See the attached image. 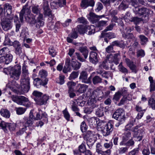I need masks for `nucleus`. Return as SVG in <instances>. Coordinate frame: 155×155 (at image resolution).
Instances as JSON below:
<instances>
[{"instance_id":"052dcab7","label":"nucleus","mask_w":155,"mask_h":155,"mask_svg":"<svg viewBox=\"0 0 155 155\" xmlns=\"http://www.w3.org/2000/svg\"><path fill=\"white\" fill-rule=\"evenodd\" d=\"M62 112L65 118L68 121H69L70 120V115L67 110V109L66 108Z\"/></svg>"},{"instance_id":"cd10ccee","label":"nucleus","mask_w":155,"mask_h":155,"mask_svg":"<svg viewBox=\"0 0 155 155\" xmlns=\"http://www.w3.org/2000/svg\"><path fill=\"white\" fill-rule=\"evenodd\" d=\"M47 71L44 70H42L40 71L39 73V76L41 78V79L43 80H47V83L48 82V79L47 78Z\"/></svg>"},{"instance_id":"4c0bfd02","label":"nucleus","mask_w":155,"mask_h":155,"mask_svg":"<svg viewBox=\"0 0 155 155\" xmlns=\"http://www.w3.org/2000/svg\"><path fill=\"white\" fill-rule=\"evenodd\" d=\"M108 37L109 39H110L115 38L116 37V36L114 33L111 32H109L107 33L103 32L101 34V37Z\"/></svg>"},{"instance_id":"72a5a7b5","label":"nucleus","mask_w":155,"mask_h":155,"mask_svg":"<svg viewBox=\"0 0 155 155\" xmlns=\"http://www.w3.org/2000/svg\"><path fill=\"white\" fill-rule=\"evenodd\" d=\"M26 67L25 64H23L22 67V72L21 74V78H29L28 75L29 73L28 70L26 69Z\"/></svg>"},{"instance_id":"ea45409f","label":"nucleus","mask_w":155,"mask_h":155,"mask_svg":"<svg viewBox=\"0 0 155 155\" xmlns=\"http://www.w3.org/2000/svg\"><path fill=\"white\" fill-rule=\"evenodd\" d=\"M112 44L113 46H116L121 48H124L125 46V45L122 41H115L113 42Z\"/></svg>"},{"instance_id":"a211bd4d","label":"nucleus","mask_w":155,"mask_h":155,"mask_svg":"<svg viewBox=\"0 0 155 155\" xmlns=\"http://www.w3.org/2000/svg\"><path fill=\"white\" fill-rule=\"evenodd\" d=\"M98 56L96 52L91 51L90 53L89 61L93 64H96L98 61Z\"/></svg>"},{"instance_id":"bf43d9fd","label":"nucleus","mask_w":155,"mask_h":155,"mask_svg":"<svg viewBox=\"0 0 155 155\" xmlns=\"http://www.w3.org/2000/svg\"><path fill=\"white\" fill-rule=\"evenodd\" d=\"M94 137H93L84 139L86 140L88 146H92L94 143Z\"/></svg>"},{"instance_id":"473e14b6","label":"nucleus","mask_w":155,"mask_h":155,"mask_svg":"<svg viewBox=\"0 0 155 155\" xmlns=\"http://www.w3.org/2000/svg\"><path fill=\"white\" fill-rule=\"evenodd\" d=\"M71 66L74 69V70H77L78 69L81 67V63L76 61H73L72 59L71 61Z\"/></svg>"},{"instance_id":"8fccbe9b","label":"nucleus","mask_w":155,"mask_h":155,"mask_svg":"<svg viewBox=\"0 0 155 155\" xmlns=\"http://www.w3.org/2000/svg\"><path fill=\"white\" fill-rule=\"evenodd\" d=\"M128 7V5L124 2H122L120 5L118 7V9L119 10H125V9Z\"/></svg>"},{"instance_id":"aec40b11","label":"nucleus","mask_w":155,"mask_h":155,"mask_svg":"<svg viewBox=\"0 0 155 155\" xmlns=\"http://www.w3.org/2000/svg\"><path fill=\"white\" fill-rule=\"evenodd\" d=\"M71 59L69 58H67L65 60V64L63 70V72L66 74L71 70L70 66Z\"/></svg>"},{"instance_id":"338daca9","label":"nucleus","mask_w":155,"mask_h":155,"mask_svg":"<svg viewBox=\"0 0 155 155\" xmlns=\"http://www.w3.org/2000/svg\"><path fill=\"white\" fill-rule=\"evenodd\" d=\"M88 121L89 125L92 126L95 125L97 123V119L94 117L90 118Z\"/></svg>"},{"instance_id":"49530a36","label":"nucleus","mask_w":155,"mask_h":155,"mask_svg":"<svg viewBox=\"0 0 155 155\" xmlns=\"http://www.w3.org/2000/svg\"><path fill=\"white\" fill-rule=\"evenodd\" d=\"M33 95L35 97L34 100L36 102L38 100V99L42 96V93L37 91H34L33 93Z\"/></svg>"},{"instance_id":"ddd939ff","label":"nucleus","mask_w":155,"mask_h":155,"mask_svg":"<svg viewBox=\"0 0 155 155\" xmlns=\"http://www.w3.org/2000/svg\"><path fill=\"white\" fill-rule=\"evenodd\" d=\"M24 119V121L23 123L25 124V126L26 127L32 125L33 124L35 118L33 114L30 113L29 118L25 117Z\"/></svg>"},{"instance_id":"774afa93","label":"nucleus","mask_w":155,"mask_h":155,"mask_svg":"<svg viewBox=\"0 0 155 155\" xmlns=\"http://www.w3.org/2000/svg\"><path fill=\"white\" fill-rule=\"evenodd\" d=\"M128 66L133 72L135 73L137 72V71L136 70V65L134 64L133 62H131V63Z\"/></svg>"},{"instance_id":"4be33fe9","label":"nucleus","mask_w":155,"mask_h":155,"mask_svg":"<svg viewBox=\"0 0 155 155\" xmlns=\"http://www.w3.org/2000/svg\"><path fill=\"white\" fill-rule=\"evenodd\" d=\"M88 86L84 84H79L76 87V92L80 93H84L88 88Z\"/></svg>"},{"instance_id":"423d86ee","label":"nucleus","mask_w":155,"mask_h":155,"mask_svg":"<svg viewBox=\"0 0 155 155\" xmlns=\"http://www.w3.org/2000/svg\"><path fill=\"white\" fill-rule=\"evenodd\" d=\"M9 68L11 77L16 80H18L21 73V66L17 64L13 67H10Z\"/></svg>"},{"instance_id":"6e6d98bb","label":"nucleus","mask_w":155,"mask_h":155,"mask_svg":"<svg viewBox=\"0 0 155 155\" xmlns=\"http://www.w3.org/2000/svg\"><path fill=\"white\" fill-rule=\"evenodd\" d=\"M142 20L141 18H138L137 17L132 18L130 21L131 22H133L136 25L139 24Z\"/></svg>"},{"instance_id":"7ed1b4c3","label":"nucleus","mask_w":155,"mask_h":155,"mask_svg":"<svg viewBox=\"0 0 155 155\" xmlns=\"http://www.w3.org/2000/svg\"><path fill=\"white\" fill-rule=\"evenodd\" d=\"M132 10L133 12L136 15L140 16L145 15V17L147 18L146 20L148 19L149 15L150 14H152L153 13V11L144 7L141 8L136 7L135 8H133Z\"/></svg>"},{"instance_id":"5701e85b","label":"nucleus","mask_w":155,"mask_h":155,"mask_svg":"<svg viewBox=\"0 0 155 155\" xmlns=\"http://www.w3.org/2000/svg\"><path fill=\"white\" fill-rule=\"evenodd\" d=\"M103 93V92L101 90L97 89L92 92L91 96L95 98L97 97L99 98H102L104 97Z\"/></svg>"},{"instance_id":"4468645a","label":"nucleus","mask_w":155,"mask_h":155,"mask_svg":"<svg viewBox=\"0 0 155 155\" xmlns=\"http://www.w3.org/2000/svg\"><path fill=\"white\" fill-rule=\"evenodd\" d=\"M103 15L98 16L93 13L91 12L87 16L89 20L93 24L96 23L99 19L102 18Z\"/></svg>"},{"instance_id":"dca6fc26","label":"nucleus","mask_w":155,"mask_h":155,"mask_svg":"<svg viewBox=\"0 0 155 155\" xmlns=\"http://www.w3.org/2000/svg\"><path fill=\"white\" fill-rule=\"evenodd\" d=\"M43 8L44 11V14L48 16L50 18L51 20L52 19L53 16L52 15L50 9L48 8V5L47 1H45L43 3Z\"/></svg>"},{"instance_id":"6e6552de","label":"nucleus","mask_w":155,"mask_h":155,"mask_svg":"<svg viewBox=\"0 0 155 155\" xmlns=\"http://www.w3.org/2000/svg\"><path fill=\"white\" fill-rule=\"evenodd\" d=\"M120 53L119 52L113 55L112 54L107 55L106 57V59L110 63L114 62L116 65L118 64L119 60V57Z\"/></svg>"},{"instance_id":"412c9836","label":"nucleus","mask_w":155,"mask_h":155,"mask_svg":"<svg viewBox=\"0 0 155 155\" xmlns=\"http://www.w3.org/2000/svg\"><path fill=\"white\" fill-rule=\"evenodd\" d=\"M49 97L46 95H44L38 99L36 101V103L39 105L45 104L49 99Z\"/></svg>"},{"instance_id":"6ab92c4d","label":"nucleus","mask_w":155,"mask_h":155,"mask_svg":"<svg viewBox=\"0 0 155 155\" xmlns=\"http://www.w3.org/2000/svg\"><path fill=\"white\" fill-rule=\"evenodd\" d=\"M77 31L75 28L72 29V32L68 35V37L67 38V40L68 43H72L73 41V39H76L78 37V35L77 32Z\"/></svg>"},{"instance_id":"0e129e2a","label":"nucleus","mask_w":155,"mask_h":155,"mask_svg":"<svg viewBox=\"0 0 155 155\" xmlns=\"http://www.w3.org/2000/svg\"><path fill=\"white\" fill-rule=\"evenodd\" d=\"M112 44L108 46L105 48L106 51L108 53L114 52H115L114 50Z\"/></svg>"},{"instance_id":"69168bd1","label":"nucleus","mask_w":155,"mask_h":155,"mask_svg":"<svg viewBox=\"0 0 155 155\" xmlns=\"http://www.w3.org/2000/svg\"><path fill=\"white\" fill-rule=\"evenodd\" d=\"M121 94L119 91L116 92L113 98V99L116 101H118L121 97Z\"/></svg>"},{"instance_id":"20e7f679","label":"nucleus","mask_w":155,"mask_h":155,"mask_svg":"<svg viewBox=\"0 0 155 155\" xmlns=\"http://www.w3.org/2000/svg\"><path fill=\"white\" fill-rule=\"evenodd\" d=\"M104 123H100L98 124V126L101 125H103L104 127L101 130L102 134L104 136H107L109 135L113 129V123L112 121H109L105 125Z\"/></svg>"},{"instance_id":"bb28decb","label":"nucleus","mask_w":155,"mask_h":155,"mask_svg":"<svg viewBox=\"0 0 155 155\" xmlns=\"http://www.w3.org/2000/svg\"><path fill=\"white\" fill-rule=\"evenodd\" d=\"M86 26H84L82 25H79L77 26L76 28V31L81 34H83L86 33Z\"/></svg>"},{"instance_id":"c9c22d12","label":"nucleus","mask_w":155,"mask_h":155,"mask_svg":"<svg viewBox=\"0 0 155 155\" xmlns=\"http://www.w3.org/2000/svg\"><path fill=\"white\" fill-rule=\"evenodd\" d=\"M102 81V78L97 75L95 76L92 79L93 83L94 85H97L101 83Z\"/></svg>"},{"instance_id":"7c9ffc66","label":"nucleus","mask_w":155,"mask_h":155,"mask_svg":"<svg viewBox=\"0 0 155 155\" xmlns=\"http://www.w3.org/2000/svg\"><path fill=\"white\" fill-rule=\"evenodd\" d=\"M105 110L104 107L100 106L98 107L96 110L95 114L98 117H101L104 115V110Z\"/></svg>"},{"instance_id":"f257e3e1","label":"nucleus","mask_w":155,"mask_h":155,"mask_svg":"<svg viewBox=\"0 0 155 155\" xmlns=\"http://www.w3.org/2000/svg\"><path fill=\"white\" fill-rule=\"evenodd\" d=\"M112 117L117 120L118 122L115 124V126L119 127L125 121V117L124 112L123 110L119 108L116 110L113 114Z\"/></svg>"},{"instance_id":"1a4fd4ad","label":"nucleus","mask_w":155,"mask_h":155,"mask_svg":"<svg viewBox=\"0 0 155 155\" xmlns=\"http://www.w3.org/2000/svg\"><path fill=\"white\" fill-rule=\"evenodd\" d=\"M12 19H8L6 18L5 19L1 20V24L4 30L7 31L12 28Z\"/></svg>"},{"instance_id":"c85d7f7f","label":"nucleus","mask_w":155,"mask_h":155,"mask_svg":"<svg viewBox=\"0 0 155 155\" xmlns=\"http://www.w3.org/2000/svg\"><path fill=\"white\" fill-rule=\"evenodd\" d=\"M107 21L103 20L100 21L96 23V27L99 30H101L102 29L103 27L107 25Z\"/></svg>"},{"instance_id":"39448f33","label":"nucleus","mask_w":155,"mask_h":155,"mask_svg":"<svg viewBox=\"0 0 155 155\" xmlns=\"http://www.w3.org/2000/svg\"><path fill=\"white\" fill-rule=\"evenodd\" d=\"M32 12L36 14H39L36 21L38 23V25L39 26H42L44 24L43 21V15L40 13L41 9L38 5H34L31 8Z\"/></svg>"},{"instance_id":"c03bdc74","label":"nucleus","mask_w":155,"mask_h":155,"mask_svg":"<svg viewBox=\"0 0 155 155\" xmlns=\"http://www.w3.org/2000/svg\"><path fill=\"white\" fill-rule=\"evenodd\" d=\"M135 122V120L130 121V122L125 126L124 130L126 131L131 130L132 127L134 125Z\"/></svg>"},{"instance_id":"e433bc0d","label":"nucleus","mask_w":155,"mask_h":155,"mask_svg":"<svg viewBox=\"0 0 155 155\" xmlns=\"http://www.w3.org/2000/svg\"><path fill=\"white\" fill-rule=\"evenodd\" d=\"M84 139L94 137L95 132L94 131L88 130L87 131L85 134H84Z\"/></svg>"},{"instance_id":"9b49d317","label":"nucleus","mask_w":155,"mask_h":155,"mask_svg":"<svg viewBox=\"0 0 155 155\" xmlns=\"http://www.w3.org/2000/svg\"><path fill=\"white\" fill-rule=\"evenodd\" d=\"M12 58L13 56L9 53L4 56L0 57V62L4 64H8L12 61Z\"/></svg>"},{"instance_id":"e2e57ef3","label":"nucleus","mask_w":155,"mask_h":155,"mask_svg":"<svg viewBox=\"0 0 155 155\" xmlns=\"http://www.w3.org/2000/svg\"><path fill=\"white\" fill-rule=\"evenodd\" d=\"M78 75V73L77 72L74 71L73 72L70 74L69 77V79L70 80L74 79L77 78Z\"/></svg>"},{"instance_id":"5fc2aeb1","label":"nucleus","mask_w":155,"mask_h":155,"mask_svg":"<svg viewBox=\"0 0 155 155\" xmlns=\"http://www.w3.org/2000/svg\"><path fill=\"white\" fill-rule=\"evenodd\" d=\"M80 128L81 131L83 133L85 132L87 129V126L84 121L82 122L80 125Z\"/></svg>"},{"instance_id":"0eeeda50","label":"nucleus","mask_w":155,"mask_h":155,"mask_svg":"<svg viewBox=\"0 0 155 155\" xmlns=\"http://www.w3.org/2000/svg\"><path fill=\"white\" fill-rule=\"evenodd\" d=\"M31 13L30 6L28 5L27 3L24 5L19 15V18L20 21L22 22L23 21L24 19V15L25 13L27 15Z\"/></svg>"},{"instance_id":"2eb2a0df","label":"nucleus","mask_w":155,"mask_h":155,"mask_svg":"<svg viewBox=\"0 0 155 155\" xmlns=\"http://www.w3.org/2000/svg\"><path fill=\"white\" fill-rule=\"evenodd\" d=\"M94 4V0H82L80 5L81 8L85 9L89 6L93 7Z\"/></svg>"},{"instance_id":"4d7b16f0","label":"nucleus","mask_w":155,"mask_h":155,"mask_svg":"<svg viewBox=\"0 0 155 155\" xmlns=\"http://www.w3.org/2000/svg\"><path fill=\"white\" fill-rule=\"evenodd\" d=\"M25 18L27 21L30 22L31 24H34L36 23L37 25H38V23L36 21L37 19L35 20L33 18H31L28 16H27V17L25 16Z\"/></svg>"},{"instance_id":"a878e982","label":"nucleus","mask_w":155,"mask_h":155,"mask_svg":"<svg viewBox=\"0 0 155 155\" xmlns=\"http://www.w3.org/2000/svg\"><path fill=\"white\" fill-rule=\"evenodd\" d=\"M78 50L82 53L84 58L86 59L88 56L89 51L86 46L81 47L79 48Z\"/></svg>"},{"instance_id":"a19ab883","label":"nucleus","mask_w":155,"mask_h":155,"mask_svg":"<svg viewBox=\"0 0 155 155\" xmlns=\"http://www.w3.org/2000/svg\"><path fill=\"white\" fill-rule=\"evenodd\" d=\"M4 13V15H5V17L8 19H12L13 18V15L11 14L12 10H5Z\"/></svg>"},{"instance_id":"c756f323","label":"nucleus","mask_w":155,"mask_h":155,"mask_svg":"<svg viewBox=\"0 0 155 155\" xmlns=\"http://www.w3.org/2000/svg\"><path fill=\"white\" fill-rule=\"evenodd\" d=\"M47 117V114L45 112H43L42 111L39 110L38 112L37 113L35 119L37 120H39L42 118H45L46 119Z\"/></svg>"},{"instance_id":"de8ad7c7","label":"nucleus","mask_w":155,"mask_h":155,"mask_svg":"<svg viewBox=\"0 0 155 155\" xmlns=\"http://www.w3.org/2000/svg\"><path fill=\"white\" fill-rule=\"evenodd\" d=\"M118 69L120 71L123 73H127L128 71L127 69L125 68L123 65L122 62H121L118 66Z\"/></svg>"},{"instance_id":"58836bf2","label":"nucleus","mask_w":155,"mask_h":155,"mask_svg":"<svg viewBox=\"0 0 155 155\" xmlns=\"http://www.w3.org/2000/svg\"><path fill=\"white\" fill-rule=\"evenodd\" d=\"M0 112L1 115L5 117L8 118L10 117V113L9 111L7 109H2L0 110Z\"/></svg>"},{"instance_id":"393cba45","label":"nucleus","mask_w":155,"mask_h":155,"mask_svg":"<svg viewBox=\"0 0 155 155\" xmlns=\"http://www.w3.org/2000/svg\"><path fill=\"white\" fill-rule=\"evenodd\" d=\"M132 30L131 29L130 27H126L124 30V32L122 34V36L123 37L125 38H129L130 36L131 38H132L134 35L132 33H129Z\"/></svg>"},{"instance_id":"603ef678","label":"nucleus","mask_w":155,"mask_h":155,"mask_svg":"<svg viewBox=\"0 0 155 155\" xmlns=\"http://www.w3.org/2000/svg\"><path fill=\"white\" fill-rule=\"evenodd\" d=\"M132 130L134 132V134L136 135H138L139 134V130L141 131H142L141 130V126H137L134 127L132 129Z\"/></svg>"},{"instance_id":"b1692460","label":"nucleus","mask_w":155,"mask_h":155,"mask_svg":"<svg viewBox=\"0 0 155 155\" xmlns=\"http://www.w3.org/2000/svg\"><path fill=\"white\" fill-rule=\"evenodd\" d=\"M47 84V80H44V81L39 78H37L34 80V84L37 87L39 86H45Z\"/></svg>"},{"instance_id":"2f4dec72","label":"nucleus","mask_w":155,"mask_h":155,"mask_svg":"<svg viewBox=\"0 0 155 155\" xmlns=\"http://www.w3.org/2000/svg\"><path fill=\"white\" fill-rule=\"evenodd\" d=\"M96 98L91 96L88 101V104L90 106H91L93 108H94L97 105L95 104L96 102Z\"/></svg>"},{"instance_id":"13d9d810","label":"nucleus","mask_w":155,"mask_h":155,"mask_svg":"<svg viewBox=\"0 0 155 155\" xmlns=\"http://www.w3.org/2000/svg\"><path fill=\"white\" fill-rule=\"evenodd\" d=\"M65 76L63 75H60L59 76V80H57V82L60 84H62L64 83Z\"/></svg>"},{"instance_id":"3c124183","label":"nucleus","mask_w":155,"mask_h":155,"mask_svg":"<svg viewBox=\"0 0 155 155\" xmlns=\"http://www.w3.org/2000/svg\"><path fill=\"white\" fill-rule=\"evenodd\" d=\"M15 110L17 114L18 115H21L23 114L26 111V109L25 108L22 107H16Z\"/></svg>"},{"instance_id":"f704fd0d","label":"nucleus","mask_w":155,"mask_h":155,"mask_svg":"<svg viewBox=\"0 0 155 155\" xmlns=\"http://www.w3.org/2000/svg\"><path fill=\"white\" fill-rule=\"evenodd\" d=\"M86 33L88 32V35H90L95 33V28L94 25L87 26Z\"/></svg>"},{"instance_id":"680f3d73","label":"nucleus","mask_w":155,"mask_h":155,"mask_svg":"<svg viewBox=\"0 0 155 155\" xmlns=\"http://www.w3.org/2000/svg\"><path fill=\"white\" fill-rule=\"evenodd\" d=\"M28 33L25 29L22 30L20 34V36L22 37L24 39H25L28 36Z\"/></svg>"},{"instance_id":"37998d69","label":"nucleus","mask_w":155,"mask_h":155,"mask_svg":"<svg viewBox=\"0 0 155 155\" xmlns=\"http://www.w3.org/2000/svg\"><path fill=\"white\" fill-rule=\"evenodd\" d=\"M75 83L72 81H68L67 83V85L68 88V91H73L74 89V87L76 85Z\"/></svg>"},{"instance_id":"9d476101","label":"nucleus","mask_w":155,"mask_h":155,"mask_svg":"<svg viewBox=\"0 0 155 155\" xmlns=\"http://www.w3.org/2000/svg\"><path fill=\"white\" fill-rule=\"evenodd\" d=\"M30 79L29 78H21V86L24 88V91L28 92L30 89Z\"/></svg>"},{"instance_id":"f8f14e48","label":"nucleus","mask_w":155,"mask_h":155,"mask_svg":"<svg viewBox=\"0 0 155 155\" xmlns=\"http://www.w3.org/2000/svg\"><path fill=\"white\" fill-rule=\"evenodd\" d=\"M79 78L83 83L87 84L91 83V76L87 78V74L86 71H82L80 73Z\"/></svg>"},{"instance_id":"79ce46f5","label":"nucleus","mask_w":155,"mask_h":155,"mask_svg":"<svg viewBox=\"0 0 155 155\" xmlns=\"http://www.w3.org/2000/svg\"><path fill=\"white\" fill-rule=\"evenodd\" d=\"M9 49L7 47H4L0 50V56H5L7 54L9 53Z\"/></svg>"},{"instance_id":"a18cd8bd","label":"nucleus","mask_w":155,"mask_h":155,"mask_svg":"<svg viewBox=\"0 0 155 155\" xmlns=\"http://www.w3.org/2000/svg\"><path fill=\"white\" fill-rule=\"evenodd\" d=\"M140 41L141 44L142 45H144L148 41V39L144 35H140L139 36Z\"/></svg>"},{"instance_id":"864d4df0","label":"nucleus","mask_w":155,"mask_h":155,"mask_svg":"<svg viewBox=\"0 0 155 155\" xmlns=\"http://www.w3.org/2000/svg\"><path fill=\"white\" fill-rule=\"evenodd\" d=\"M71 108L72 110L74 112L78 111L79 110V109L77 107V103L75 100L72 101Z\"/></svg>"},{"instance_id":"f3484780","label":"nucleus","mask_w":155,"mask_h":155,"mask_svg":"<svg viewBox=\"0 0 155 155\" xmlns=\"http://www.w3.org/2000/svg\"><path fill=\"white\" fill-rule=\"evenodd\" d=\"M131 137V133L128 131H126L122 135V141L120 143V145H123L127 140Z\"/></svg>"},{"instance_id":"09e8293b","label":"nucleus","mask_w":155,"mask_h":155,"mask_svg":"<svg viewBox=\"0 0 155 155\" xmlns=\"http://www.w3.org/2000/svg\"><path fill=\"white\" fill-rule=\"evenodd\" d=\"M122 18L125 20L126 22H128L130 21L131 18V13L129 12H127L125 15L123 16Z\"/></svg>"},{"instance_id":"f03ea898","label":"nucleus","mask_w":155,"mask_h":155,"mask_svg":"<svg viewBox=\"0 0 155 155\" xmlns=\"http://www.w3.org/2000/svg\"><path fill=\"white\" fill-rule=\"evenodd\" d=\"M11 97L12 100L18 104L22 105L27 107L30 105L29 100L24 96L13 95Z\"/></svg>"}]
</instances>
